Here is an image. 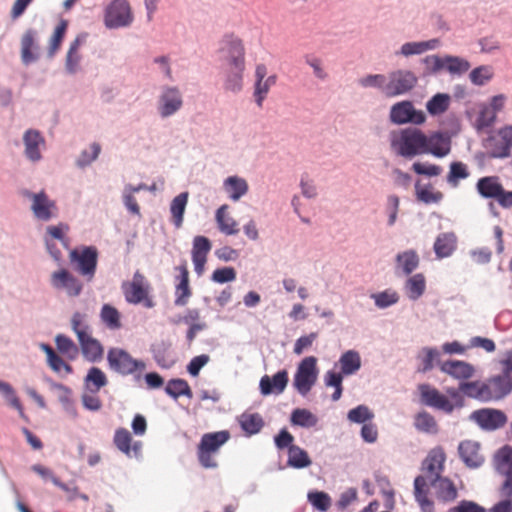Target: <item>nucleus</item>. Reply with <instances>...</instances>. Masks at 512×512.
I'll list each match as a JSON object with an SVG mask.
<instances>
[{"label": "nucleus", "mask_w": 512, "mask_h": 512, "mask_svg": "<svg viewBox=\"0 0 512 512\" xmlns=\"http://www.w3.org/2000/svg\"><path fill=\"white\" fill-rule=\"evenodd\" d=\"M459 391L481 402L502 400L512 392V376L501 372L485 381L463 382L459 385Z\"/></svg>", "instance_id": "f257e3e1"}, {"label": "nucleus", "mask_w": 512, "mask_h": 512, "mask_svg": "<svg viewBox=\"0 0 512 512\" xmlns=\"http://www.w3.org/2000/svg\"><path fill=\"white\" fill-rule=\"evenodd\" d=\"M71 328L77 336L83 357L92 363L100 361L104 355V348L100 341L92 336L85 315L75 312L71 318Z\"/></svg>", "instance_id": "f03ea898"}, {"label": "nucleus", "mask_w": 512, "mask_h": 512, "mask_svg": "<svg viewBox=\"0 0 512 512\" xmlns=\"http://www.w3.org/2000/svg\"><path fill=\"white\" fill-rule=\"evenodd\" d=\"M426 135L416 128L403 129L393 133L391 147L400 156L413 158L425 154Z\"/></svg>", "instance_id": "7ed1b4c3"}, {"label": "nucleus", "mask_w": 512, "mask_h": 512, "mask_svg": "<svg viewBox=\"0 0 512 512\" xmlns=\"http://www.w3.org/2000/svg\"><path fill=\"white\" fill-rule=\"evenodd\" d=\"M230 439L227 430L205 433L197 446V458L200 465L206 469L218 466L216 457L220 448Z\"/></svg>", "instance_id": "20e7f679"}, {"label": "nucleus", "mask_w": 512, "mask_h": 512, "mask_svg": "<svg viewBox=\"0 0 512 512\" xmlns=\"http://www.w3.org/2000/svg\"><path fill=\"white\" fill-rule=\"evenodd\" d=\"M121 289L127 303L143 304L146 308L155 306V302L150 295L151 284L140 271L134 273L132 280L123 282Z\"/></svg>", "instance_id": "39448f33"}, {"label": "nucleus", "mask_w": 512, "mask_h": 512, "mask_svg": "<svg viewBox=\"0 0 512 512\" xmlns=\"http://www.w3.org/2000/svg\"><path fill=\"white\" fill-rule=\"evenodd\" d=\"M69 260L75 271L87 281L94 278L98 264V250L95 246L72 249L69 253Z\"/></svg>", "instance_id": "423d86ee"}, {"label": "nucleus", "mask_w": 512, "mask_h": 512, "mask_svg": "<svg viewBox=\"0 0 512 512\" xmlns=\"http://www.w3.org/2000/svg\"><path fill=\"white\" fill-rule=\"evenodd\" d=\"M477 192L483 198L495 199L503 208L512 207V191H506L498 176H485L476 183Z\"/></svg>", "instance_id": "0eeeda50"}, {"label": "nucleus", "mask_w": 512, "mask_h": 512, "mask_svg": "<svg viewBox=\"0 0 512 512\" xmlns=\"http://www.w3.org/2000/svg\"><path fill=\"white\" fill-rule=\"evenodd\" d=\"M110 369L128 375L145 369L144 362L134 359L127 351L120 348H111L107 354Z\"/></svg>", "instance_id": "6e6552de"}, {"label": "nucleus", "mask_w": 512, "mask_h": 512, "mask_svg": "<svg viewBox=\"0 0 512 512\" xmlns=\"http://www.w3.org/2000/svg\"><path fill=\"white\" fill-rule=\"evenodd\" d=\"M491 158H506L512 150V125H506L489 136L485 142Z\"/></svg>", "instance_id": "1a4fd4ad"}, {"label": "nucleus", "mask_w": 512, "mask_h": 512, "mask_svg": "<svg viewBox=\"0 0 512 512\" xmlns=\"http://www.w3.org/2000/svg\"><path fill=\"white\" fill-rule=\"evenodd\" d=\"M318 376L317 359L314 356L304 358L294 376V386L297 391L306 395L315 384Z\"/></svg>", "instance_id": "9d476101"}, {"label": "nucleus", "mask_w": 512, "mask_h": 512, "mask_svg": "<svg viewBox=\"0 0 512 512\" xmlns=\"http://www.w3.org/2000/svg\"><path fill=\"white\" fill-rule=\"evenodd\" d=\"M132 20L133 15L127 0H113L105 10L104 23L107 28L125 27Z\"/></svg>", "instance_id": "9b49d317"}, {"label": "nucleus", "mask_w": 512, "mask_h": 512, "mask_svg": "<svg viewBox=\"0 0 512 512\" xmlns=\"http://www.w3.org/2000/svg\"><path fill=\"white\" fill-rule=\"evenodd\" d=\"M224 66L245 68V49L242 41L234 36H226L220 48Z\"/></svg>", "instance_id": "f8f14e48"}, {"label": "nucleus", "mask_w": 512, "mask_h": 512, "mask_svg": "<svg viewBox=\"0 0 512 512\" xmlns=\"http://www.w3.org/2000/svg\"><path fill=\"white\" fill-rule=\"evenodd\" d=\"M424 63L431 73H436L441 69H446L452 74H463L470 68V64L467 60L456 56H446L441 58L436 55H430L424 59Z\"/></svg>", "instance_id": "ddd939ff"}, {"label": "nucleus", "mask_w": 512, "mask_h": 512, "mask_svg": "<svg viewBox=\"0 0 512 512\" xmlns=\"http://www.w3.org/2000/svg\"><path fill=\"white\" fill-rule=\"evenodd\" d=\"M418 391L422 404L437 410H441L447 414L453 412L455 408L454 404L447 396L442 394L435 387H432L429 384H420L418 386Z\"/></svg>", "instance_id": "4468645a"}, {"label": "nucleus", "mask_w": 512, "mask_h": 512, "mask_svg": "<svg viewBox=\"0 0 512 512\" xmlns=\"http://www.w3.org/2000/svg\"><path fill=\"white\" fill-rule=\"evenodd\" d=\"M417 83V77L410 71L397 70L391 72L388 77L385 95L394 97L410 91Z\"/></svg>", "instance_id": "2eb2a0df"}, {"label": "nucleus", "mask_w": 512, "mask_h": 512, "mask_svg": "<svg viewBox=\"0 0 512 512\" xmlns=\"http://www.w3.org/2000/svg\"><path fill=\"white\" fill-rule=\"evenodd\" d=\"M474 420L482 429L493 431L507 423V416L501 410L494 408H482L471 414Z\"/></svg>", "instance_id": "dca6fc26"}, {"label": "nucleus", "mask_w": 512, "mask_h": 512, "mask_svg": "<svg viewBox=\"0 0 512 512\" xmlns=\"http://www.w3.org/2000/svg\"><path fill=\"white\" fill-rule=\"evenodd\" d=\"M446 462V454L442 447L437 446L431 449L423 460L422 471L423 475L429 479V481L437 480L441 477L444 471Z\"/></svg>", "instance_id": "f3484780"}, {"label": "nucleus", "mask_w": 512, "mask_h": 512, "mask_svg": "<svg viewBox=\"0 0 512 512\" xmlns=\"http://www.w3.org/2000/svg\"><path fill=\"white\" fill-rule=\"evenodd\" d=\"M390 119L393 123L404 124L414 123L422 124L426 116L423 111H417L409 101H402L392 106L390 111Z\"/></svg>", "instance_id": "a211bd4d"}, {"label": "nucleus", "mask_w": 512, "mask_h": 512, "mask_svg": "<svg viewBox=\"0 0 512 512\" xmlns=\"http://www.w3.org/2000/svg\"><path fill=\"white\" fill-rule=\"evenodd\" d=\"M439 369L444 374L460 381L459 385L463 382H469L468 380L473 378L476 374L475 366L463 360L439 362Z\"/></svg>", "instance_id": "6ab92c4d"}, {"label": "nucleus", "mask_w": 512, "mask_h": 512, "mask_svg": "<svg viewBox=\"0 0 512 512\" xmlns=\"http://www.w3.org/2000/svg\"><path fill=\"white\" fill-rule=\"evenodd\" d=\"M51 284L57 290H65L69 296H78L83 288L81 281L67 269H60L51 274Z\"/></svg>", "instance_id": "aec40b11"}, {"label": "nucleus", "mask_w": 512, "mask_h": 512, "mask_svg": "<svg viewBox=\"0 0 512 512\" xmlns=\"http://www.w3.org/2000/svg\"><path fill=\"white\" fill-rule=\"evenodd\" d=\"M26 196L32 199L31 209L36 218L48 221L56 216L57 208L54 201H51L44 192L30 193L26 192Z\"/></svg>", "instance_id": "412c9836"}, {"label": "nucleus", "mask_w": 512, "mask_h": 512, "mask_svg": "<svg viewBox=\"0 0 512 512\" xmlns=\"http://www.w3.org/2000/svg\"><path fill=\"white\" fill-rule=\"evenodd\" d=\"M183 105L180 91L176 87H166L159 98V113L162 117L175 114Z\"/></svg>", "instance_id": "4be33fe9"}, {"label": "nucleus", "mask_w": 512, "mask_h": 512, "mask_svg": "<svg viewBox=\"0 0 512 512\" xmlns=\"http://www.w3.org/2000/svg\"><path fill=\"white\" fill-rule=\"evenodd\" d=\"M212 248L210 240L205 236H196L193 239L192 246V261L194 270L198 276H201L205 271V264L207 256Z\"/></svg>", "instance_id": "5701e85b"}, {"label": "nucleus", "mask_w": 512, "mask_h": 512, "mask_svg": "<svg viewBox=\"0 0 512 512\" xmlns=\"http://www.w3.org/2000/svg\"><path fill=\"white\" fill-rule=\"evenodd\" d=\"M460 458L469 468H478L484 463L480 444L472 440H464L458 446Z\"/></svg>", "instance_id": "b1692460"}, {"label": "nucleus", "mask_w": 512, "mask_h": 512, "mask_svg": "<svg viewBox=\"0 0 512 512\" xmlns=\"http://www.w3.org/2000/svg\"><path fill=\"white\" fill-rule=\"evenodd\" d=\"M113 442L118 450L128 457H138L141 452V442H133L130 432L125 428L115 431Z\"/></svg>", "instance_id": "393cba45"}, {"label": "nucleus", "mask_w": 512, "mask_h": 512, "mask_svg": "<svg viewBox=\"0 0 512 512\" xmlns=\"http://www.w3.org/2000/svg\"><path fill=\"white\" fill-rule=\"evenodd\" d=\"M425 154H432L435 157L442 158L451 151V140L442 133H433L426 136Z\"/></svg>", "instance_id": "a878e982"}, {"label": "nucleus", "mask_w": 512, "mask_h": 512, "mask_svg": "<svg viewBox=\"0 0 512 512\" xmlns=\"http://www.w3.org/2000/svg\"><path fill=\"white\" fill-rule=\"evenodd\" d=\"M176 269L179 271L180 274L177 277V280L179 282L176 284L175 287L174 304L176 306H185L192 295V291L189 286V271L185 262L182 265L178 266Z\"/></svg>", "instance_id": "bb28decb"}, {"label": "nucleus", "mask_w": 512, "mask_h": 512, "mask_svg": "<svg viewBox=\"0 0 512 512\" xmlns=\"http://www.w3.org/2000/svg\"><path fill=\"white\" fill-rule=\"evenodd\" d=\"M288 383V373L286 370L277 372L272 377L265 375L260 380V390L263 395L272 393L280 394L284 391Z\"/></svg>", "instance_id": "cd10ccee"}, {"label": "nucleus", "mask_w": 512, "mask_h": 512, "mask_svg": "<svg viewBox=\"0 0 512 512\" xmlns=\"http://www.w3.org/2000/svg\"><path fill=\"white\" fill-rule=\"evenodd\" d=\"M428 478L417 476L414 480V496L422 512H434V503L429 498L430 488Z\"/></svg>", "instance_id": "c85d7f7f"}, {"label": "nucleus", "mask_w": 512, "mask_h": 512, "mask_svg": "<svg viewBox=\"0 0 512 512\" xmlns=\"http://www.w3.org/2000/svg\"><path fill=\"white\" fill-rule=\"evenodd\" d=\"M36 32L27 30L21 38V60L23 64L29 65L38 59V47L36 45Z\"/></svg>", "instance_id": "c756f323"}, {"label": "nucleus", "mask_w": 512, "mask_h": 512, "mask_svg": "<svg viewBox=\"0 0 512 512\" xmlns=\"http://www.w3.org/2000/svg\"><path fill=\"white\" fill-rule=\"evenodd\" d=\"M87 34H79L70 44L67 51L65 67L69 73H75L79 69L81 55L80 47L86 42Z\"/></svg>", "instance_id": "7c9ffc66"}, {"label": "nucleus", "mask_w": 512, "mask_h": 512, "mask_svg": "<svg viewBox=\"0 0 512 512\" xmlns=\"http://www.w3.org/2000/svg\"><path fill=\"white\" fill-rule=\"evenodd\" d=\"M457 247V237L452 232L441 233L434 242V251L438 258H446L452 255Z\"/></svg>", "instance_id": "2f4dec72"}, {"label": "nucleus", "mask_w": 512, "mask_h": 512, "mask_svg": "<svg viewBox=\"0 0 512 512\" xmlns=\"http://www.w3.org/2000/svg\"><path fill=\"white\" fill-rule=\"evenodd\" d=\"M430 484L435 488L436 496L440 501L452 502L458 496L455 484L447 477H440L431 481Z\"/></svg>", "instance_id": "473e14b6"}, {"label": "nucleus", "mask_w": 512, "mask_h": 512, "mask_svg": "<svg viewBox=\"0 0 512 512\" xmlns=\"http://www.w3.org/2000/svg\"><path fill=\"white\" fill-rule=\"evenodd\" d=\"M25 154L32 161L41 158L40 146L44 145V139L36 130H28L24 134Z\"/></svg>", "instance_id": "72a5a7b5"}, {"label": "nucleus", "mask_w": 512, "mask_h": 512, "mask_svg": "<svg viewBox=\"0 0 512 512\" xmlns=\"http://www.w3.org/2000/svg\"><path fill=\"white\" fill-rule=\"evenodd\" d=\"M238 423L247 436L259 433L264 426V420L259 413L248 411L238 417Z\"/></svg>", "instance_id": "f704fd0d"}, {"label": "nucleus", "mask_w": 512, "mask_h": 512, "mask_svg": "<svg viewBox=\"0 0 512 512\" xmlns=\"http://www.w3.org/2000/svg\"><path fill=\"white\" fill-rule=\"evenodd\" d=\"M223 187L229 198L234 202L247 194L249 189L247 181L238 176H230L226 178L223 183Z\"/></svg>", "instance_id": "c9c22d12"}, {"label": "nucleus", "mask_w": 512, "mask_h": 512, "mask_svg": "<svg viewBox=\"0 0 512 512\" xmlns=\"http://www.w3.org/2000/svg\"><path fill=\"white\" fill-rule=\"evenodd\" d=\"M189 193L182 192L177 195L170 204L171 221L173 225L179 229L182 227L184 213L188 203Z\"/></svg>", "instance_id": "e433bc0d"}, {"label": "nucleus", "mask_w": 512, "mask_h": 512, "mask_svg": "<svg viewBox=\"0 0 512 512\" xmlns=\"http://www.w3.org/2000/svg\"><path fill=\"white\" fill-rule=\"evenodd\" d=\"M245 68L224 66L225 82L224 88L227 91L237 93L243 87V73Z\"/></svg>", "instance_id": "4c0bfd02"}, {"label": "nucleus", "mask_w": 512, "mask_h": 512, "mask_svg": "<svg viewBox=\"0 0 512 512\" xmlns=\"http://www.w3.org/2000/svg\"><path fill=\"white\" fill-rule=\"evenodd\" d=\"M414 427L425 434H437L439 431L435 417L427 411H421L414 416Z\"/></svg>", "instance_id": "58836bf2"}, {"label": "nucleus", "mask_w": 512, "mask_h": 512, "mask_svg": "<svg viewBox=\"0 0 512 512\" xmlns=\"http://www.w3.org/2000/svg\"><path fill=\"white\" fill-rule=\"evenodd\" d=\"M227 205H222L216 211V221L219 230L226 235H235L239 232L237 222L227 214Z\"/></svg>", "instance_id": "ea45409f"}, {"label": "nucleus", "mask_w": 512, "mask_h": 512, "mask_svg": "<svg viewBox=\"0 0 512 512\" xmlns=\"http://www.w3.org/2000/svg\"><path fill=\"white\" fill-rule=\"evenodd\" d=\"M341 372L344 375L356 373L361 367L360 354L355 350H348L339 359Z\"/></svg>", "instance_id": "a19ab883"}, {"label": "nucleus", "mask_w": 512, "mask_h": 512, "mask_svg": "<svg viewBox=\"0 0 512 512\" xmlns=\"http://www.w3.org/2000/svg\"><path fill=\"white\" fill-rule=\"evenodd\" d=\"M102 323L110 330H119L122 327L121 314L117 308L104 304L100 311Z\"/></svg>", "instance_id": "79ce46f5"}, {"label": "nucleus", "mask_w": 512, "mask_h": 512, "mask_svg": "<svg viewBox=\"0 0 512 512\" xmlns=\"http://www.w3.org/2000/svg\"><path fill=\"white\" fill-rule=\"evenodd\" d=\"M426 280L422 273L409 277L405 283L407 296L412 300L419 299L425 292Z\"/></svg>", "instance_id": "37998d69"}, {"label": "nucleus", "mask_w": 512, "mask_h": 512, "mask_svg": "<svg viewBox=\"0 0 512 512\" xmlns=\"http://www.w3.org/2000/svg\"><path fill=\"white\" fill-rule=\"evenodd\" d=\"M440 352L436 348L432 347H424L418 354V359L420 360V366L418 368L419 372L426 373L433 369L434 362L439 366Z\"/></svg>", "instance_id": "c03bdc74"}, {"label": "nucleus", "mask_w": 512, "mask_h": 512, "mask_svg": "<svg viewBox=\"0 0 512 512\" xmlns=\"http://www.w3.org/2000/svg\"><path fill=\"white\" fill-rule=\"evenodd\" d=\"M288 465L290 467L301 469L311 465V459L308 453L301 447L290 446L288 450Z\"/></svg>", "instance_id": "a18cd8bd"}, {"label": "nucleus", "mask_w": 512, "mask_h": 512, "mask_svg": "<svg viewBox=\"0 0 512 512\" xmlns=\"http://www.w3.org/2000/svg\"><path fill=\"white\" fill-rule=\"evenodd\" d=\"M41 348L46 353L48 365L54 372L59 373L62 370H65L67 374L72 373L73 369L71 365L67 364L58 354H56L50 345L42 344Z\"/></svg>", "instance_id": "49530a36"}, {"label": "nucleus", "mask_w": 512, "mask_h": 512, "mask_svg": "<svg viewBox=\"0 0 512 512\" xmlns=\"http://www.w3.org/2000/svg\"><path fill=\"white\" fill-rule=\"evenodd\" d=\"M419 256L414 250H407L399 253L396 257L397 266L404 274H411L419 265Z\"/></svg>", "instance_id": "de8ad7c7"}, {"label": "nucleus", "mask_w": 512, "mask_h": 512, "mask_svg": "<svg viewBox=\"0 0 512 512\" xmlns=\"http://www.w3.org/2000/svg\"><path fill=\"white\" fill-rule=\"evenodd\" d=\"M108 383L105 373L98 367H91L85 377V385L92 392L99 391Z\"/></svg>", "instance_id": "09e8293b"}, {"label": "nucleus", "mask_w": 512, "mask_h": 512, "mask_svg": "<svg viewBox=\"0 0 512 512\" xmlns=\"http://www.w3.org/2000/svg\"><path fill=\"white\" fill-rule=\"evenodd\" d=\"M415 193L417 200L425 204L438 203L443 199L442 192L434 190L431 185L421 186L419 182L415 184Z\"/></svg>", "instance_id": "8fccbe9b"}, {"label": "nucleus", "mask_w": 512, "mask_h": 512, "mask_svg": "<svg viewBox=\"0 0 512 512\" xmlns=\"http://www.w3.org/2000/svg\"><path fill=\"white\" fill-rule=\"evenodd\" d=\"M55 344L58 351L65 355L69 360H75L79 355V348L71 338L59 334L55 338Z\"/></svg>", "instance_id": "3c124183"}, {"label": "nucleus", "mask_w": 512, "mask_h": 512, "mask_svg": "<svg viewBox=\"0 0 512 512\" xmlns=\"http://www.w3.org/2000/svg\"><path fill=\"white\" fill-rule=\"evenodd\" d=\"M68 28V21L61 19L54 29V32L49 41L48 54L50 57L54 56L60 49L62 41L65 37Z\"/></svg>", "instance_id": "603ef678"}, {"label": "nucleus", "mask_w": 512, "mask_h": 512, "mask_svg": "<svg viewBox=\"0 0 512 512\" xmlns=\"http://www.w3.org/2000/svg\"><path fill=\"white\" fill-rule=\"evenodd\" d=\"M165 392L175 399L180 396L192 397V390L188 382L183 379L170 380L165 387Z\"/></svg>", "instance_id": "864d4df0"}, {"label": "nucleus", "mask_w": 512, "mask_h": 512, "mask_svg": "<svg viewBox=\"0 0 512 512\" xmlns=\"http://www.w3.org/2000/svg\"><path fill=\"white\" fill-rule=\"evenodd\" d=\"M277 77L275 75H271L265 79V81H256L254 85V98L257 106L261 108L263 106V102L269 93V90L272 86L276 84Z\"/></svg>", "instance_id": "5fc2aeb1"}, {"label": "nucleus", "mask_w": 512, "mask_h": 512, "mask_svg": "<svg viewBox=\"0 0 512 512\" xmlns=\"http://www.w3.org/2000/svg\"><path fill=\"white\" fill-rule=\"evenodd\" d=\"M318 422L317 417L307 409L297 408L291 414V423L301 427H314Z\"/></svg>", "instance_id": "6e6d98bb"}, {"label": "nucleus", "mask_w": 512, "mask_h": 512, "mask_svg": "<svg viewBox=\"0 0 512 512\" xmlns=\"http://www.w3.org/2000/svg\"><path fill=\"white\" fill-rule=\"evenodd\" d=\"M470 175L468 167L463 162H452L450 164V170L447 175V182L452 187H457L459 181L468 178Z\"/></svg>", "instance_id": "4d7b16f0"}, {"label": "nucleus", "mask_w": 512, "mask_h": 512, "mask_svg": "<svg viewBox=\"0 0 512 512\" xmlns=\"http://www.w3.org/2000/svg\"><path fill=\"white\" fill-rule=\"evenodd\" d=\"M495 462L499 473L512 471V447H502L495 456Z\"/></svg>", "instance_id": "13d9d810"}, {"label": "nucleus", "mask_w": 512, "mask_h": 512, "mask_svg": "<svg viewBox=\"0 0 512 512\" xmlns=\"http://www.w3.org/2000/svg\"><path fill=\"white\" fill-rule=\"evenodd\" d=\"M437 40L423 42H408L402 45L401 53L405 56L421 54L427 50L435 48Z\"/></svg>", "instance_id": "bf43d9fd"}, {"label": "nucleus", "mask_w": 512, "mask_h": 512, "mask_svg": "<svg viewBox=\"0 0 512 512\" xmlns=\"http://www.w3.org/2000/svg\"><path fill=\"white\" fill-rule=\"evenodd\" d=\"M374 418V413L365 405H358L347 414V419L352 423L365 424Z\"/></svg>", "instance_id": "052dcab7"}, {"label": "nucleus", "mask_w": 512, "mask_h": 512, "mask_svg": "<svg viewBox=\"0 0 512 512\" xmlns=\"http://www.w3.org/2000/svg\"><path fill=\"white\" fill-rule=\"evenodd\" d=\"M450 97L447 94H436L427 102V110L432 115L445 112L449 107Z\"/></svg>", "instance_id": "680f3d73"}, {"label": "nucleus", "mask_w": 512, "mask_h": 512, "mask_svg": "<svg viewBox=\"0 0 512 512\" xmlns=\"http://www.w3.org/2000/svg\"><path fill=\"white\" fill-rule=\"evenodd\" d=\"M497 118V114L487 104L480 107L478 117L476 119V128L478 130L492 126Z\"/></svg>", "instance_id": "e2e57ef3"}, {"label": "nucleus", "mask_w": 512, "mask_h": 512, "mask_svg": "<svg viewBox=\"0 0 512 512\" xmlns=\"http://www.w3.org/2000/svg\"><path fill=\"white\" fill-rule=\"evenodd\" d=\"M308 500L319 511H327L331 505L330 496L322 491L308 493Z\"/></svg>", "instance_id": "0e129e2a"}, {"label": "nucleus", "mask_w": 512, "mask_h": 512, "mask_svg": "<svg viewBox=\"0 0 512 512\" xmlns=\"http://www.w3.org/2000/svg\"><path fill=\"white\" fill-rule=\"evenodd\" d=\"M412 170L418 175H425L428 177H437L443 171L441 166L427 162L413 163Z\"/></svg>", "instance_id": "69168bd1"}, {"label": "nucleus", "mask_w": 512, "mask_h": 512, "mask_svg": "<svg viewBox=\"0 0 512 512\" xmlns=\"http://www.w3.org/2000/svg\"><path fill=\"white\" fill-rule=\"evenodd\" d=\"M387 77L382 74L367 75L359 80L362 87H375L381 90L385 94V88L387 87Z\"/></svg>", "instance_id": "338daca9"}, {"label": "nucleus", "mask_w": 512, "mask_h": 512, "mask_svg": "<svg viewBox=\"0 0 512 512\" xmlns=\"http://www.w3.org/2000/svg\"><path fill=\"white\" fill-rule=\"evenodd\" d=\"M447 512H487L486 509L474 501L462 500L458 505L450 508Z\"/></svg>", "instance_id": "774afa93"}]
</instances>
